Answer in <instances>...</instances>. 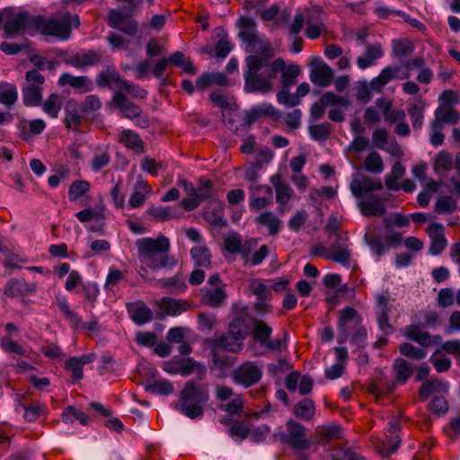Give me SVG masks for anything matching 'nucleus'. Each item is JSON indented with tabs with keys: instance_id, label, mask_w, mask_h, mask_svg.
<instances>
[{
	"instance_id": "nucleus-40",
	"label": "nucleus",
	"mask_w": 460,
	"mask_h": 460,
	"mask_svg": "<svg viewBox=\"0 0 460 460\" xmlns=\"http://www.w3.org/2000/svg\"><path fill=\"white\" fill-rule=\"evenodd\" d=\"M18 100V91L14 84L10 83L0 84V102L10 109Z\"/></svg>"
},
{
	"instance_id": "nucleus-54",
	"label": "nucleus",
	"mask_w": 460,
	"mask_h": 460,
	"mask_svg": "<svg viewBox=\"0 0 460 460\" xmlns=\"http://www.w3.org/2000/svg\"><path fill=\"white\" fill-rule=\"evenodd\" d=\"M365 168L374 173H380L384 170L381 156L376 152L370 153L365 160Z\"/></svg>"
},
{
	"instance_id": "nucleus-25",
	"label": "nucleus",
	"mask_w": 460,
	"mask_h": 460,
	"mask_svg": "<svg viewBox=\"0 0 460 460\" xmlns=\"http://www.w3.org/2000/svg\"><path fill=\"white\" fill-rule=\"evenodd\" d=\"M400 425L398 420H394L388 422V431L392 438L387 441H381L379 453L383 456H388L396 450L399 446L400 439L398 436H394L399 430Z\"/></svg>"
},
{
	"instance_id": "nucleus-11",
	"label": "nucleus",
	"mask_w": 460,
	"mask_h": 460,
	"mask_svg": "<svg viewBox=\"0 0 460 460\" xmlns=\"http://www.w3.org/2000/svg\"><path fill=\"white\" fill-rule=\"evenodd\" d=\"M81 223L92 222L86 226L90 232L102 233L105 226L106 216L103 208H87L75 214Z\"/></svg>"
},
{
	"instance_id": "nucleus-48",
	"label": "nucleus",
	"mask_w": 460,
	"mask_h": 460,
	"mask_svg": "<svg viewBox=\"0 0 460 460\" xmlns=\"http://www.w3.org/2000/svg\"><path fill=\"white\" fill-rule=\"evenodd\" d=\"M62 106V97L58 94H51L43 103V111L51 118H57Z\"/></svg>"
},
{
	"instance_id": "nucleus-14",
	"label": "nucleus",
	"mask_w": 460,
	"mask_h": 460,
	"mask_svg": "<svg viewBox=\"0 0 460 460\" xmlns=\"http://www.w3.org/2000/svg\"><path fill=\"white\" fill-rule=\"evenodd\" d=\"M125 81L113 66H108L102 70L96 77V84L99 87L114 90V93L122 92Z\"/></svg>"
},
{
	"instance_id": "nucleus-9",
	"label": "nucleus",
	"mask_w": 460,
	"mask_h": 460,
	"mask_svg": "<svg viewBox=\"0 0 460 460\" xmlns=\"http://www.w3.org/2000/svg\"><path fill=\"white\" fill-rule=\"evenodd\" d=\"M26 85L22 88V100L25 106H37L42 100L44 76L35 69L29 70L25 75Z\"/></svg>"
},
{
	"instance_id": "nucleus-44",
	"label": "nucleus",
	"mask_w": 460,
	"mask_h": 460,
	"mask_svg": "<svg viewBox=\"0 0 460 460\" xmlns=\"http://www.w3.org/2000/svg\"><path fill=\"white\" fill-rule=\"evenodd\" d=\"M80 111L81 108L75 102H68L66 108V122L67 128H75L80 125L82 120V116L79 113Z\"/></svg>"
},
{
	"instance_id": "nucleus-22",
	"label": "nucleus",
	"mask_w": 460,
	"mask_h": 460,
	"mask_svg": "<svg viewBox=\"0 0 460 460\" xmlns=\"http://www.w3.org/2000/svg\"><path fill=\"white\" fill-rule=\"evenodd\" d=\"M384 55L382 46L378 43L367 45L364 55L357 58V65L360 69H366L376 65L377 59Z\"/></svg>"
},
{
	"instance_id": "nucleus-20",
	"label": "nucleus",
	"mask_w": 460,
	"mask_h": 460,
	"mask_svg": "<svg viewBox=\"0 0 460 460\" xmlns=\"http://www.w3.org/2000/svg\"><path fill=\"white\" fill-rule=\"evenodd\" d=\"M95 359V355L93 353L84 354L79 357L69 358L66 363L65 367L71 372L74 382L80 381L84 376L83 368L86 364L93 362Z\"/></svg>"
},
{
	"instance_id": "nucleus-27",
	"label": "nucleus",
	"mask_w": 460,
	"mask_h": 460,
	"mask_svg": "<svg viewBox=\"0 0 460 460\" xmlns=\"http://www.w3.org/2000/svg\"><path fill=\"white\" fill-rule=\"evenodd\" d=\"M330 260L349 268L351 263V252L349 244L340 242L333 243L331 246Z\"/></svg>"
},
{
	"instance_id": "nucleus-58",
	"label": "nucleus",
	"mask_w": 460,
	"mask_h": 460,
	"mask_svg": "<svg viewBox=\"0 0 460 460\" xmlns=\"http://www.w3.org/2000/svg\"><path fill=\"white\" fill-rule=\"evenodd\" d=\"M199 329L202 332L208 333L213 330L217 324V317L210 313H201L198 316Z\"/></svg>"
},
{
	"instance_id": "nucleus-43",
	"label": "nucleus",
	"mask_w": 460,
	"mask_h": 460,
	"mask_svg": "<svg viewBox=\"0 0 460 460\" xmlns=\"http://www.w3.org/2000/svg\"><path fill=\"white\" fill-rule=\"evenodd\" d=\"M256 190L268 194V197H256L254 193L250 198V208L253 210H259L268 207L272 201V191L269 186L256 187Z\"/></svg>"
},
{
	"instance_id": "nucleus-4",
	"label": "nucleus",
	"mask_w": 460,
	"mask_h": 460,
	"mask_svg": "<svg viewBox=\"0 0 460 460\" xmlns=\"http://www.w3.org/2000/svg\"><path fill=\"white\" fill-rule=\"evenodd\" d=\"M383 224L385 228L384 238L374 233L367 234L365 236V240L371 252L377 257L388 252L392 247L399 246L402 243V234L394 231V228L407 226L410 224V220L405 215L395 212L385 216L383 218Z\"/></svg>"
},
{
	"instance_id": "nucleus-24",
	"label": "nucleus",
	"mask_w": 460,
	"mask_h": 460,
	"mask_svg": "<svg viewBox=\"0 0 460 460\" xmlns=\"http://www.w3.org/2000/svg\"><path fill=\"white\" fill-rule=\"evenodd\" d=\"M128 311L131 319L138 325L150 322L153 317L151 309L141 301L128 304Z\"/></svg>"
},
{
	"instance_id": "nucleus-52",
	"label": "nucleus",
	"mask_w": 460,
	"mask_h": 460,
	"mask_svg": "<svg viewBox=\"0 0 460 460\" xmlns=\"http://www.w3.org/2000/svg\"><path fill=\"white\" fill-rule=\"evenodd\" d=\"M316 432L326 442L341 437V429L338 425L318 427Z\"/></svg>"
},
{
	"instance_id": "nucleus-16",
	"label": "nucleus",
	"mask_w": 460,
	"mask_h": 460,
	"mask_svg": "<svg viewBox=\"0 0 460 460\" xmlns=\"http://www.w3.org/2000/svg\"><path fill=\"white\" fill-rule=\"evenodd\" d=\"M203 217L212 226H225L226 220L225 219L224 203L219 200H211L204 208Z\"/></svg>"
},
{
	"instance_id": "nucleus-6",
	"label": "nucleus",
	"mask_w": 460,
	"mask_h": 460,
	"mask_svg": "<svg viewBox=\"0 0 460 460\" xmlns=\"http://www.w3.org/2000/svg\"><path fill=\"white\" fill-rule=\"evenodd\" d=\"M79 16L76 14L64 13L52 17L36 15L35 31L51 37L57 40H66L71 34V28H78Z\"/></svg>"
},
{
	"instance_id": "nucleus-60",
	"label": "nucleus",
	"mask_w": 460,
	"mask_h": 460,
	"mask_svg": "<svg viewBox=\"0 0 460 460\" xmlns=\"http://www.w3.org/2000/svg\"><path fill=\"white\" fill-rule=\"evenodd\" d=\"M429 128H430V132H429L430 144L435 147L441 146L445 139V136L442 133L443 126L438 124V121L432 120Z\"/></svg>"
},
{
	"instance_id": "nucleus-32",
	"label": "nucleus",
	"mask_w": 460,
	"mask_h": 460,
	"mask_svg": "<svg viewBox=\"0 0 460 460\" xmlns=\"http://www.w3.org/2000/svg\"><path fill=\"white\" fill-rule=\"evenodd\" d=\"M158 305L164 313L171 315H178L188 308V303L186 301L170 297L162 298Z\"/></svg>"
},
{
	"instance_id": "nucleus-51",
	"label": "nucleus",
	"mask_w": 460,
	"mask_h": 460,
	"mask_svg": "<svg viewBox=\"0 0 460 460\" xmlns=\"http://www.w3.org/2000/svg\"><path fill=\"white\" fill-rule=\"evenodd\" d=\"M425 104L423 102L419 101L412 103L409 109V115L411 119L412 127L414 128H420L423 122V111Z\"/></svg>"
},
{
	"instance_id": "nucleus-41",
	"label": "nucleus",
	"mask_w": 460,
	"mask_h": 460,
	"mask_svg": "<svg viewBox=\"0 0 460 460\" xmlns=\"http://www.w3.org/2000/svg\"><path fill=\"white\" fill-rule=\"evenodd\" d=\"M405 173V167L400 163L396 162L392 167L391 172L385 177V186L388 190L396 191L400 189L398 181L403 177Z\"/></svg>"
},
{
	"instance_id": "nucleus-23",
	"label": "nucleus",
	"mask_w": 460,
	"mask_h": 460,
	"mask_svg": "<svg viewBox=\"0 0 460 460\" xmlns=\"http://www.w3.org/2000/svg\"><path fill=\"white\" fill-rule=\"evenodd\" d=\"M279 112L270 103H261L252 106L246 113V121L252 123L261 118H279Z\"/></svg>"
},
{
	"instance_id": "nucleus-28",
	"label": "nucleus",
	"mask_w": 460,
	"mask_h": 460,
	"mask_svg": "<svg viewBox=\"0 0 460 460\" xmlns=\"http://www.w3.org/2000/svg\"><path fill=\"white\" fill-rule=\"evenodd\" d=\"M226 298L223 287L205 288L202 289V303L212 307H218Z\"/></svg>"
},
{
	"instance_id": "nucleus-5",
	"label": "nucleus",
	"mask_w": 460,
	"mask_h": 460,
	"mask_svg": "<svg viewBox=\"0 0 460 460\" xmlns=\"http://www.w3.org/2000/svg\"><path fill=\"white\" fill-rule=\"evenodd\" d=\"M338 332L339 343H343L349 340L350 343L358 348L366 345L367 330L362 324L361 315L352 307H346L340 312Z\"/></svg>"
},
{
	"instance_id": "nucleus-12",
	"label": "nucleus",
	"mask_w": 460,
	"mask_h": 460,
	"mask_svg": "<svg viewBox=\"0 0 460 460\" xmlns=\"http://www.w3.org/2000/svg\"><path fill=\"white\" fill-rule=\"evenodd\" d=\"M357 206L365 217H381L386 211L384 200L376 194L366 195L359 199Z\"/></svg>"
},
{
	"instance_id": "nucleus-63",
	"label": "nucleus",
	"mask_w": 460,
	"mask_h": 460,
	"mask_svg": "<svg viewBox=\"0 0 460 460\" xmlns=\"http://www.w3.org/2000/svg\"><path fill=\"white\" fill-rule=\"evenodd\" d=\"M128 93L132 97L137 99H146L147 97V91L137 84H134L128 81H125L122 86V93Z\"/></svg>"
},
{
	"instance_id": "nucleus-57",
	"label": "nucleus",
	"mask_w": 460,
	"mask_h": 460,
	"mask_svg": "<svg viewBox=\"0 0 460 460\" xmlns=\"http://www.w3.org/2000/svg\"><path fill=\"white\" fill-rule=\"evenodd\" d=\"M228 333L236 336L237 341H243V340L248 334V329L242 319L235 318L229 324Z\"/></svg>"
},
{
	"instance_id": "nucleus-15",
	"label": "nucleus",
	"mask_w": 460,
	"mask_h": 460,
	"mask_svg": "<svg viewBox=\"0 0 460 460\" xmlns=\"http://www.w3.org/2000/svg\"><path fill=\"white\" fill-rule=\"evenodd\" d=\"M256 246V241L251 239L242 243L240 235L236 234H229L225 239V247L230 253L240 252L243 261L249 260V252Z\"/></svg>"
},
{
	"instance_id": "nucleus-17",
	"label": "nucleus",
	"mask_w": 460,
	"mask_h": 460,
	"mask_svg": "<svg viewBox=\"0 0 460 460\" xmlns=\"http://www.w3.org/2000/svg\"><path fill=\"white\" fill-rule=\"evenodd\" d=\"M400 73V66H387L384 68L376 77L371 80V88L378 92L393 79L403 80L409 78V74Z\"/></svg>"
},
{
	"instance_id": "nucleus-64",
	"label": "nucleus",
	"mask_w": 460,
	"mask_h": 460,
	"mask_svg": "<svg viewBox=\"0 0 460 460\" xmlns=\"http://www.w3.org/2000/svg\"><path fill=\"white\" fill-rule=\"evenodd\" d=\"M308 218V214L305 210L296 211L288 221V227L294 231L297 232L300 228L305 225Z\"/></svg>"
},
{
	"instance_id": "nucleus-49",
	"label": "nucleus",
	"mask_w": 460,
	"mask_h": 460,
	"mask_svg": "<svg viewBox=\"0 0 460 460\" xmlns=\"http://www.w3.org/2000/svg\"><path fill=\"white\" fill-rule=\"evenodd\" d=\"M457 206L456 200L448 196H441L438 198L434 210L438 214H451L453 213Z\"/></svg>"
},
{
	"instance_id": "nucleus-39",
	"label": "nucleus",
	"mask_w": 460,
	"mask_h": 460,
	"mask_svg": "<svg viewBox=\"0 0 460 460\" xmlns=\"http://www.w3.org/2000/svg\"><path fill=\"white\" fill-rule=\"evenodd\" d=\"M449 385L438 379H430L422 384L420 389V396L422 400H427L436 392H447Z\"/></svg>"
},
{
	"instance_id": "nucleus-46",
	"label": "nucleus",
	"mask_w": 460,
	"mask_h": 460,
	"mask_svg": "<svg viewBox=\"0 0 460 460\" xmlns=\"http://www.w3.org/2000/svg\"><path fill=\"white\" fill-rule=\"evenodd\" d=\"M90 190V183L84 180L75 181L69 187L68 199L75 202Z\"/></svg>"
},
{
	"instance_id": "nucleus-36",
	"label": "nucleus",
	"mask_w": 460,
	"mask_h": 460,
	"mask_svg": "<svg viewBox=\"0 0 460 460\" xmlns=\"http://www.w3.org/2000/svg\"><path fill=\"white\" fill-rule=\"evenodd\" d=\"M300 66L296 64H292L289 66L286 65V62L283 60V66L280 70H279V73H280L281 76V84L283 88H288L292 85H294L296 82V77L300 74Z\"/></svg>"
},
{
	"instance_id": "nucleus-7",
	"label": "nucleus",
	"mask_w": 460,
	"mask_h": 460,
	"mask_svg": "<svg viewBox=\"0 0 460 460\" xmlns=\"http://www.w3.org/2000/svg\"><path fill=\"white\" fill-rule=\"evenodd\" d=\"M274 437L296 450L308 449L311 445L310 440L305 438V427L295 420H288L286 423V430L274 433Z\"/></svg>"
},
{
	"instance_id": "nucleus-35",
	"label": "nucleus",
	"mask_w": 460,
	"mask_h": 460,
	"mask_svg": "<svg viewBox=\"0 0 460 460\" xmlns=\"http://www.w3.org/2000/svg\"><path fill=\"white\" fill-rule=\"evenodd\" d=\"M272 333V328L263 321L253 320L252 326V334L253 340L263 346L270 339Z\"/></svg>"
},
{
	"instance_id": "nucleus-10",
	"label": "nucleus",
	"mask_w": 460,
	"mask_h": 460,
	"mask_svg": "<svg viewBox=\"0 0 460 460\" xmlns=\"http://www.w3.org/2000/svg\"><path fill=\"white\" fill-rule=\"evenodd\" d=\"M261 376L262 367L251 361L241 364L233 373L234 383L244 387H250L257 384Z\"/></svg>"
},
{
	"instance_id": "nucleus-29",
	"label": "nucleus",
	"mask_w": 460,
	"mask_h": 460,
	"mask_svg": "<svg viewBox=\"0 0 460 460\" xmlns=\"http://www.w3.org/2000/svg\"><path fill=\"white\" fill-rule=\"evenodd\" d=\"M240 29L239 37L252 44L257 40V31L255 29V22L253 19L249 17H241L237 22Z\"/></svg>"
},
{
	"instance_id": "nucleus-30",
	"label": "nucleus",
	"mask_w": 460,
	"mask_h": 460,
	"mask_svg": "<svg viewBox=\"0 0 460 460\" xmlns=\"http://www.w3.org/2000/svg\"><path fill=\"white\" fill-rule=\"evenodd\" d=\"M255 222L265 226L270 235H276L281 229V220L272 212L261 213L256 217Z\"/></svg>"
},
{
	"instance_id": "nucleus-8",
	"label": "nucleus",
	"mask_w": 460,
	"mask_h": 460,
	"mask_svg": "<svg viewBox=\"0 0 460 460\" xmlns=\"http://www.w3.org/2000/svg\"><path fill=\"white\" fill-rule=\"evenodd\" d=\"M35 27L36 15H32L27 12L12 13L10 11L4 24V31L7 36L30 34L35 31Z\"/></svg>"
},
{
	"instance_id": "nucleus-34",
	"label": "nucleus",
	"mask_w": 460,
	"mask_h": 460,
	"mask_svg": "<svg viewBox=\"0 0 460 460\" xmlns=\"http://www.w3.org/2000/svg\"><path fill=\"white\" fill-rule=\"evenodd\" d=\"M119 142L123 144L127 148L141 152L143 149V142L137 133L131 129H123L118 138Z\"/></svg>"
},
{
	"instance_id": "nucleus-2",
	"label": "nucleus",
	"mask_w": 460,
	"mask_h": 460,
	"mask_svg": "<svg viewBox=\"0 0 460 460\" xmlns=\"http://www.w3.org/2000/svg\"><path fill=\"white\" fill-rule=\"evenodd\" d=\"M136 247L141 263L139 273L142 278L146 277L147 270L155 271L175 264L173 258L168 255L171 243L164 235H159L155 239L150 237L138 239L136 241Z\"/></svg>"
},
{
	"instance_id": "nucleus-13",
	"label": "nucleus",
	"mask_w": 460,
	"mask_h": 460,
	"mask_svg": "<svg viewBox=\"0 0 460 460\" xmlns=\"http://www.w3.org/2000/svg\"><path fill=\"white\" fill-rule=\"evenodd\" d=\"M382 188L383 185L379 181H374L371 178L362 174L354 175L349 184L350 191L352 192L353 196L358 199L363 198L364 194L374 190H380Z\"/></svg>"
},
{
	"instance_id": "nucleus-1",
	"label": "nucleus",
	"mask_w": 460,
	"mask_h": 460,
	"mask_svg": "<svg viewBox=\"0 0 460 460\" xmlns=\"http://www.w3.org/2000/svg\"><path fill=\"white\" fill-rule=\"evenodd\" d=\"M274 53L267 50L250 55L245 58L243 70L244 85L247 93H268L273 91L272 80L282 68L283 59H272Z\"/></svg>"
},
{
	"instance_id": "nucleus-33",
	"label": "nucleus",
	"mask_w": 460,
	"mask_h": 460,
	"mask_svg": "<svg viewBox=\"0 0 460 460\" xmlns=\"http://www.w3.org/2000/svg\"><path fill=\"white\" fill-rule=\"evenodd\" d=\"M271 181L275 188L277 202L280 205L287 204L294 193L291 187L279 175L272 177Z\"/></svg>"
},
{
	"instance_id": "nucleus-18",
	"label": "nucleus",
	"mask_w": 460,
	"mask_h": 460,
	"mask_svg": "<svg viewBox=\"0 0 460 460\" xmlns=\"http://www.w3.org/2000/svg\"><path fill=\"white\" fill-rule=\"evenodd\" d=\"M111 102L120 111L123 117L132 119L141 108L129 101L122 92L113 93Z\"/></svg>"
},
{
	"instance_id": "nucleus-31",
	"label": "nucleus",
	"mask_w": 460,
	"mask_h": 460,
	"mask_svg": "<svg viewBox=\"0 0 460 460\" xmlns=\"http://www.w3.org/2000/svg\"><path fill=\"white\" fill-rule=\"evenodd\" d=\"M146 390L155 394L169 395L173 392L172 384L166 379L149 378L145 383Z\"/></svg>"
},
{
	"instance_id": "nucleus-61",
	"label": "nucleus",
	"mask_w": 460,
	"mask_h": 460,
	"mask_svg": "<svg viewBox=\"0 0 460 460\" xmlns=\"http://www.w3.org/2000/svg\"><path fill=\"white\" fill-rule=\"evenodd\" d=\"M277 101L279 104L291 108L300 104V100L295 95H292L288 88H283L277 94Z\"/></svg>"
},
{
	"instance_id": "nucleus-19",
	"label": "nucleus",
	"mask_w": 460,
	"mask_h": 460,
	"mask_svg": "<svg viewBox=\"0 0 460 460\" xmlns=\"http://www.w3.org/2000/svg\"><path fill=\"white\" fill-rule=\"evenodd\" d=\"M197 363L190 358H173L164 363L163 369L171 375L179 374L182 376H188L193 373Z\"/></svg>"
},
{
	"instance_id": "nucleus-59",
	"label": "nucleus",
	"mask_w": 460,
	"mask_h": 460,
	"mask_svg": "<svg viewBox=\"0 0 460 460\" xmlns=\"http://www.w3.org/2000/svg\"><path fill=\"white\" fill-rule=\"evenodd\" d=\"M167 59L169 60V63L182 67L183 70L188 73H195L193 63L190 60H186L184 54L181 51L173 53L170 58Z\"/></svg>"
},
{
	"instance_id": "nucleus-38",
	"label": "nucleus",
	"mask_w": 460,
	"mask_h": 460,
	"mask_svg": "<svg viewBox=\"0 0 460 460\" xmlns=\"http://www.w3.org/2000/svg\"><path fill=\"white\" fill-rule=\"evenodd\" d=\"M459 119L460 113L456 110L451 107L441 106L436 110L433 121H438V124L443 126L444 123L456 124Z\"/></svg>"
},
{
	"instance_id": "nucleus-45",
	"label": "nucleus",
	"mask_w": 460,
	"mask_h": 460,
	"mask_svg": "<svg viewBox=\"0 0 460 460\" xmlns=\"http://www.w3.org/2000/svg\"><path fill=\"white\" fill-rule=\"evenodd\" d=\"M294 412L296 417L309 420L315 412L314 403L311 399H304L295 405Z\"/></svg>"
},
{
	"instance_id": "nucleus-56",
	"label": "nucleus",
	"mask_w": 460,
	"mask_h": 460,
	"mask_svg": "<svg viewBox=\"0 0 460 460\" xmlns=\"http://www.w3.org/2000/svg\"><path fill=\"white\" fill-rule=\"evenodd\" d=\"M399 350L402 355L417 360L424 358L427 355L425 349L415 347L411 343H402L400 345Z\"/></svg>"
},
{
	"instance_id": "nucleus-47",
	"label": "nucleus",
	"mask_w": 460,
	"mask_h": 460,
	"mask_svg": "<svg viewBox=\"0 0 460 460\" xmlns=\"http://www.w3.org/2000/svg\"><path fill=\"white\" fill-rule=\"evenodd\" d=\"M406 336L422 346H429L432 343L429 334L415 325H411L407 328Z\"/></svg>"
},
{
	"instance_id": "nucleus-42",
	"label": "nucleus",
	"mask_w": 460,
	"mask_h": 460,
	"mask_svg": "<svg viewBox=\"0 0 460 460\" xmlns=\"http://www.w3.org/2000/svg\"><path fill=\"white\" fill-rule=\"evenodd\" d=\"M453 164L454 160L452 155L446 151H441L437 155L433 167L437 173L444 175L452 169Z\"/></svg>"
},
{
	"instance_id": "nucleus-37",
	"label": "nucleus",
	"mask_w": 460,
	"mask_h": 460,
	"mask_svg": "<svg viewBox=\"0 0 460 460\" xmlns=\"http://www.w3.org/2000/svg\"><path fill=\"white\" fill-rule=\"evenodd\" d=\"M190 255L196 267L209 269L210 267V252L205 245H197L190 250Z\"/></svg>"
},
{
	"instance_id": "nucleus-26",
	"label": "nucleus",
	"mask_w": 460,
	"mask_h": 460,
	"mask_svg": "<svg viewBox=\"0 0 460 460\" xmlns=\"http://www.w3.org/2000/svg\"><path fill=\"white\" fill-rule=\"evenodd\" d=\"M59 85L69 84L79 93H84L92 91L93 84L88 77L86 76H74L70 74L64 73L58 79Z\"/></svg>"
},
{
	"instance_id": "nucleus-21",
	"label": "nucleus",
	"mask_w": 460,
	"mask_h": 460,
	"mask_svg": "<svg viewBox=\"0 0 460 460\" xmlns=\"http://www.w3.org/2000/svg\"><path fill=\"white\" fill-rule=\"evenodd\" d=\"M309 77L314 84L326 87L333 79V71L327 64L322 62L311 70Z\"/></svg>"
},
{
	"instance_id": "nucleus-3",
	"label": "nucleus",
	"mask_w": 460,
	"mask_h": 460,
	"mask_svg": "<svg viewBox=\"0 0 460 460\" xmlns=\"http://www.w3.org/2000/svg\"><path fill=\"white\" fill-rule=\"evenodd\" d=\"M209 401V392L206 385L193 380L188 381L179 393L178 401L172 407L190 420L203 417L205 408Z\"/></svg>"
},
{
	"instance_id": "nucleus-53",
	"label": "nucleus",
	"mask_w": 460,
	"mask_h": 460,
	"mask_svg": "<svg viewBox=\"0 0 460 460\" xmlns=\"http://www.w3.org/2000/svg\"><path fill=\"white\" fill-rule=\"evenodd\" d=\"M218 344L226 350L237 352L242 349L243 341H237L236 336L227 332L219 339Z\"/></svg>"
},
{
	"instance_id": "nucleus-50",
	"label": "nucleus",
	"mask_w": 460,
	"mask_h": 460,
	"mask_svg": "<svg viewBox=\"0 0 460 460\" xmlns=\"http://www.w3.org/2000/svg\"><path fill=\"white\" fill-rule=\"evenodd\" d=\"M1 348L8 353L28 357L29 351L10 337H3L0 341Z\"/></svg>"
},
{
	"instance_id": "nucleus-55",
	"label": "nucleus",
	"mask_w": 460,
	"mask_h": 460,
	"mask_svg": "<svg viewBox=\"0 0 460 460\" xmlns=\"http://www.w3.org/2000/svg\"><path fill=\"white\" fill-rule=\"evenodd\" d=\"M398 381L405 382L412 374V369L403 358H397L394 364Z\"/></svg>"
},
{
	"instance_id": "nucleus-62",
	"label": "nucleus",
	"mask_w": 460,
	"mask_h": 460,
	"mask_svg": "<svg viewBox=\"0 0 460 460\" xmlns=\"http://www.w3.org/2000/svg\"><path fill=\"white\" fill-rule=\"evenodd\" d=\"M251 289L258 300H270L271 298V290L265 284L260 281H254L251 285Z\"/></svg>"
}]
</instances>
